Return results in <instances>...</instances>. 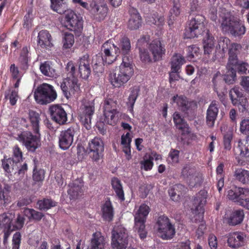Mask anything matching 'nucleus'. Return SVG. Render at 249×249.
Masks as SVG:
<instances>
[{
    "label": "nucleus",
    "instance_id": "32",
    "mask_svg": "<svg viewBox=\"0 0 249 249\" xmlns=\"http://www.w3.org/2000/svg\"><path fill=\"white\" fill-rule=\"evenodd\" d=\"M40 69L41 72L46 76L56 78L58 75L55 70L51 66L50 62L49 61L41 64Z\"/></svg>",
    "mask_w": 249,
    "mask_h": 249
},
{
    "label": "nucleus",
    "instance_id": "51",
    "mask_svg": "<svg viewBox=\"0 0 249 249\" xmlns=\"http://www.w3.org/2000/svg\"><path fill=\"white\" fill-rule=\"evenodd\" d=\"M83 106V115L91 117L94 112V100H85Z\"/></svg>",
    "mask_w": 249,
    "mask_h": 249
},
{
    "label": "nucleus",
    "instance_id": "13",
    "mask_svg": "<svg viewBox=\"0 0 249 249\" xmlns=\"http://www.w3.org/2000/svg\"><path fill=\"white\" fill-rule=\"evenodd\" d=\"M75 131L73 127L62 131L59 136V145L63 150L68 149L72 144Z\"/></svg>",
    "mask_w": 249,
    "mask_h": 249
},
{
    "label": "nucleus",
    "instance_id": "25",
    "mask_svg": "<svg viewBox=\"0 0 249 249\" xmlns=\"http://www.w3.org/2000/svg\"><path fill=\"white\" fill-rule=\"evenodd\" d=\"M112 47L115 50L116 53H120V51L119 48L116 47L113 44L111 43L109 41H106L102 46L104 48V53L105 55L103 57L104 61L105 63L107 64H111L115 60L116 57L111 54L110 50Z\"/></svg>",
    "mask_w": 249,
    "mask_h": 249
},
{
    "label": "nucleus",
    "instance_id": "27",
    "mask_svg": "<svg viewBox=\"0 0 249 249\" xmlns=\"http://www.w3.org/2000/svg\"><path fill=\"white\" fill-rule=\"evenodd\" d=\"M242 49V46L238 43H232L230 47L229 50V61L228 64L233 66L237 64V54Z\"/></svg>",
    "mask_w": 249,
    "mask_h": 249
},
{
    "label": "nucleus",
    "instance_id": "16",
    "mask_svg": "<svg viewBox=\"0 0 249 249\" xmlns=\"http://www.w3.org/2000/svg\"><path fill=\"white\" fill-rule=\"evenodd\" d=\"M246 241V235L242 232H234L229 235L228 244L230 247L238 248L245 245Z\"/></svg>",
    "mask_w": 249,
    "mask_h": 249
},
{
    "label": "nucleus",
    "instance_id": "58",
    "mask_svg": "<svg viewBox=\"0 0 249 249\" xmlns=\"http://www.w3.org/2000/svg\"><path fill=\"white\" fill-rule=\"evenodd\" d=\"M173 7L170 9L169 14L178 17L180 14V5L179 0H173Z\"/></svg>",
    "mask_w": 249,
    "mask_h": 249
},
{
    "label": "nucleus",
    "instance_id": "29",
    "mask_svg": "<svg viewBox=\"0 0 249 249\" xmlns=\"http://www.w3.org/2000/svg\"><path fill=\"white\" fill-rule=\"evenodd\" d=\"M231 30L229 34L234 37H240L245 34L246 29L241 21L236 19Z\"/></svg>",
    "mask_w": 249,
    "mask_h": 249
},
{
    "label": "nucleus",
    "instance_id": "30",
    "mask_svg": "<svg viewBox=\"0 0 249 249\" xmlns=\"http://www.w3.org/2000/svg\"><path fill=\"white\" fill-rule=\"evenodd\" d=\"M52 9L59 14H65L68 9L67 4L64 0H51Z\"/></svg>",
    "mask_w": 249,
    "mask_h": 249
},
{
    "label": "nucleus",
    "instance_id": "21",
    "mask_svg": "<svg viewBox=\"0 0 249 249\" xmlns=\"http://www.w3.org/2000/svg\"><path fill=\"white\" fill-rule=\"evenodd\" d=\"M78 69L80 77L84 79H88L91 72L89 54H85L79 59Z\"/></svg>",
    "mask_w": 249,
    "mask_h": 249
},
{
    "label": "nucleus",
    "instance_id": "7",
    "mask_svg": "<svg viewBox=\"0 0 249 249\" xmlns=\"http://www.w3.org/2000/svg\"><path fill=\"white\" fill-rule=\"evenodd\" d=\"M64 14L66 28L71 31H73L76 35L79 36L83 28L82 18L78 16L71 10L67 11Z\"/></svg>",
    "mask_w": 249,
    "mask_h": 249
},
{
    "label": "nucleus",
    "instance_id": "46",
    "mask_svg": "<svg viewBox=\"0 0 249 249\" xmlns=\"http://www.w3.org/2000/svg\"><path fill=\"white\" fill-rule=\"evenodd\" d=\"M24 213L30 220L33 219L37 221H40L44 216V214L42 213L32 209L26 208L24 210Z\"/></svg>",
    "mask_w": 249,
    "mask_h": 249
},
{
    "label": "nucleus",
    "instance_id": "40",
    "mask_svg": "<svg viewBox=\"0 0 249 249\" xmlns=\"http://www.w3.org/2000/svg\"><path fill=\"white\" fill-rule=\"evenodd\" d=\"M111 184L118 198L121 201H124V193L120 180L116 178H114L112 179Z\"/></svg>",
    "mask_w": 249,
    "mask_h": 249
},
{
    "label": "nucleus",
    "instance_id": "60",
    "mask_svg": "<svg viewBox=\"0 0 249 249\" xmlns=\"http://www.w3.org/2000/svg\"><path fill=\"white\" fill-rule=\"evenodd\" d=\"M45 172L44 170L39 169L37 170L36 166H35L34 169L33 175V179L36 181H40L43 180L44 178Z\"/></svg>",
    "mask_w": 249,
    "mask_h": 249
},
{
    "label": "nucleus",
    "instance_id": "57",
    "mask_svg": "<svg viewBox=\"0 0 249 249\" xmlns=\"http://www.w3.org/2000/svg\"><path fill=\"white\" fill-rule=\"evenodd\" d=\"M153 159V157L150 156H149V158L147 159L146 155H145L143 158V160L140 162L141 169L143 168L145 171L150 170L153 165L152 162Z\"/></svg>",
    "mask_w": 249,
    "mask_h": 249
},
{
    "label": "nucleus",
    "instance_id": "4",
    "mask_svg": "<svg viewBox=\"0 0 249 249\" xmlns=\"http://www.w3.org/2000/svg\"><path fill=\"white\" fill-rule=\"evenodd\" d=\"M149 209L148 206L143 204L140 207L135 216L134 228L142 239L145 238L147 235V231L145 228V222L146 216L149 213Z\"/></svg>",
    "mask_w": 249,
    "mask_h": 249
},
{
    "label": "nucleus",
    "instance_id": "20",
    "mask_svg": "<svg viewBox=\"0 0 249 249\" xmlns=\"http://www.w3.org/2000/svg\"><path fill=\"white\" fill-rule=\"evenodd\" d=\"M106 244L105 237L102 235L101 232L96 231L92 234L87 249H105Z\"/></svg>",
    "mask_w": 249,
    "mask_h": 249
},
{
    "label": "nucleus",
    "instance_id": "62",
    "mask_svg": "<svg viewBox=\"0 0 249 249\" xmlns=\"http://www.w3.org/2000/svg\"><path fill=\"white\" fill-rule=\"evenodd\" d=\"M141 60L144 63H150L152 61L151 58L147 50L139 49Z\"/></svg>",
    "mask_w": 249,
    "mask_h": 249
},
{
    "label": "nucleus",
    "instance_id": "35",
    "mask_svg": "<svg viewBox=\"0 0 249 249\" xmlns=\"http://www.w3.org/2000/svg\"><path fill=\"white\" fill-rule=\"evenodd\" d=\"M103 217L108 221H110L113 217V211L111 202L106 201L102 208Z\"/></svg>",
    "mask_w": 249,
    "mask_h": 249
},
{
    "label": "nucleus",
    "instance_id": "41",
    "mask_svg": "<svg viewBox=\"0 0 249 249\" xmlns=\"http://www.w3.org/2000/svg\"><path fill=\"white\" fill-rule=\"evenodd\" d=\"M140 92L139 87H134L130 89V94L128 96L126 104L130 110H133V107Z\"/></svg>",
    "mask_w": 249,
    "mask_h": 249
},
{
    "label": "nucleus",
    "instance_id": "48",
    "mask_svg": "<svg viewBox=\"0 0 249 249\" xmlns=\"http://www.w3.org/2000/svg\"><path fill=\"white\" fill-rule=\"evenodd\" d=\"M203 180L202 174L197 172L187 181L190 187H194L200 186L202 184Z\"/></svg>",
    "mask_w": 249,
    "mask_h": 249
},
{
    "label": "nucleus",
    "instance_id": "59",
    "mask_svg": "<svg viewBox=\"0 0 249 249\" xmlns=\"http://www.w3.org/2000/svg\"><path fill=\"white\" fill-rule=\"evenodd\" d=\"M66 71L67 72V77H70V79H73L74 78H77L75 76V67L72 62H69L67 63L66 68Z\"/></svg>",
    "mask_w": 249,
    "mask_h": 249
},
{
    "label": "nucleus",
    "instance_id": "23",
    "mask_svg": "<svg viewBox=\"0 0 249 249\" xmlns=\"http://www.w3.org/2000/svg\"><path fill=\"white\" fill-rule=\"evenodd\" d=\"M129 13L130 18L128 22V28L130 30H136L141 25V18L137 10L134 7H130Z\"/></svg>",
    "mask_w": 249,
    "mask_h": 249
},
{
    "label": "nucleus",
    "instance_id": "34",
    "mask_svg": "<svg viewBox=\"0 0 249 249\" xmlns=\"http://www.w3.org/2000/svg\"><path fill=\"white\" fill-rule=\"evenodd\" d=\"M234 66L228 64L227 65V71L226 74L224 75L223 80L228 84H233L236 79V72L235 68L233 67Z\"/></svg>",
    "mask_w": 249,
    "mask_h": 249
},
{
    "label": "nucleus",
    "instance_id": "49",
    "mask_svg": "<svg viewBox=\"0 0 249 249\" xmlns=\"http://www.w3.org/2000/svg\"><path fill=\"white\" fill-rule=\"evenodd\" d=\"M197 171L195 167L186 165L182 170L181 176L187 181Z\"/></svg>",
    "mask_w": 249,
    "mask_h": 249
},
{
    "label": "nucleus",
    "instance_id": "10",
    "mask_svg": "<svg viewBox=\"0 0 249 249\" xmlns=\"http://www.w3.org/2000/svg\"><path fill=\"white\" fill-rule=\"evenodd\" d=\"M49 111L52 120L62 125L67 121V114L60 105H53L50 107Z\"/></svg>",
    "mask_w": 249,
    "mask_h": 249
},
{
    "label": "nucleus",
    "instance_id": "33",
    "mask_svg": "<svg viewBox=\"0 0 249 249\" xmlns=\"http://www.w3.org/2000/svg\"><path fill=\"white\" fill-rule=\"evenodd\" d=\"M105 61L103 57L100 54H96L92 59V64L93 71L96 73H102L103 71V65Z\"/></svg>",
    "mask_w": 249,
    "mask_h": 249
},
{
    "label": "nucleus",
    "instance_id": "28",
    "mask_svg": "<svg viewBox=\"0 0 249 249\" xmlns=\"http://www.w3.org/2000/svg\"><path fill=\"white\" fill-rule=\"evenodd\" d=\"M173 119L177 128L181 130L182 135H185L189 133L190 131L188 124L185 120L181 118L178 113H174L173 115Z\"/></svg>",
    "mask_w": 249,
    "mask_h": 249
},
{
    "label": "nucleus",
    "instance_id": "56",
    "mask_svg": "<svg viewBox=\"0 0 249 249\" xmlns=\"http://www.w3.org/2000/svg\"><path fill=\"white\" fill-rule=\"evenodd\" d=\"M63 42V47L65 49L71 48L74 42L73 35L71 33H65L64 34Z\"/></svg>",
    "mask_w": 249,
    "mask_h": 249
},
{
    "label": "nucleus",
    "instance_id": "52",
    "mask_svg": "<svg viewBox=\"0 0 249 249\" xmlns=\"http://www.w3.org/2000/svg\"><path fill=\"white\" fill-rule=\"evenodd\" d=\"M39 209L40 210H47L56 205V202L51 199H44L37 202Z\"/></svg>",
    "mask_w": 249,
    "mask_h": 249
},
{
    "label": "nucleus",
    "instance_id": "2",
    "mask_svg": "<svg viewBox=\"0 0 249 249\" xmlns=\"http://www.w3.org/2000/svg\"><path fill=\"white\" fill-rule=\"evenodd\" d=\"M34 96L38 103L46 105L53 101L57 97V94L52 85L43 83L35 90Z\"/></svg>",
    "mask_w": 249,
    "mask_h": 249
},
{
    "label": "nucleus",
    "instance_id": "50",
    "mask_svg": "<svg viewBox=\"0 0 249 249\" xmlns=\"http://www.w3.org/2000/svg\"><path fill=\"white\" fill-rule=\"evenodd\" d=\"M25 218V217L20 215V214H18L17 217L15 218V221H12V231L16 230H21L24 224Z\"/></svg>",
    "mask_w": 249,
    "mask_h": 249
},
{
    "label": "nucleus",
    "instance_id": "31",
    "mask_svg": "<svg viewBox=\"0 0 249 249\" xmlns=\"http://www.w3.org/2000/svg\"><path fill=\"white\" fill-rule=\"evenodd\" d=\"M51 41V36L47 30L40 31L38 35V44L42 47L51 46L52 44Z\"/></svg>",
    "mask_w": 249,
    "mask_h": 249
},
{
    "label": "nucleus",
    "instance_id": "37",
    "mask_svg": "<svg viewBox=\"0 0 249 249\" xmlns=\"http://www.w3.org/2000/svg\"><path fill=\"white\" fill-rule=\"evenodd\" d=\"M9 193L10 187L8 185H4L2 187L0 184V204L4 206H6L10 202Z\"/></svg>",
    "mask_w": 249,
    "mask_h": 249
},
{
    "label": "nucleus",
    "instance_id": "26",
    "mask_svg": "<svg viewBox=\"0 0 249 249\" xmlns=\"http://www.w3.org/2000/svg\"><path fill=\"white\" fill-rule=\"evenodd\" d=\"M244 218V212L243 210H235L227 218V223L230 226H236L241 224Z\"/></svg>",
    "mask_w": 249,
    "mask_h": 249
},
{
    "label": "nucleus",
    "instance_id": "24",
    "mask_svg": "<svg viewBox=\"0 0 249 249\" xmlns=\"http://www.w3.org/2000/svg\"><path fill=\"white\" fill-rule=\"evenodd\" d=\"M90 12L94 15L99 21L105 19L107 13V7L105 5H98L96 1L90 2Z\"/></svg>",
    "mask_w": 249,
    "mask_h": 249
},
{
    "label": "nucleus",
    "instance_id": "22",
    "mask_svg": "<svg viewBox=\"0 0 249 249\" xmlns=\"http://www.w3.org/2000/svg\"><path fill=\"white\" fill-rule=\"evenodd\" d=\"M249 196V189L244 188H235L234 190L228 191L227 196L230 200H233L239 205L240 200L243 197Z\"/></svg>",
    "mask_w": 249,
    "mask_h": 249
},
{
    "label": "nucleus",
    "instance_id": "14",
    "mask_svg": "<svg viewBox=\"0 0 249 249\" xmlns=\"http://www.w3.org/2000/svg\"><path fill=\"white\" fill-rule=\"evenodd\" d=\"M78 81L77 78L71 79H70V77H67L61 83V89L67 98L70 96L71 92L74 93V91H78L79 89V85Z\"/></svg>",
    "mask_w": 249,
    "mask_h": 249
},
{
    "label": "nucleus",
    "instance_id": "19",
    "mask_svg": "<svg viewBox=\"0 0 249 249\" xmlns=\"http://www.w3.org/2000/svg\"><path fill=\"white\" fill-rule=\"evenodd\" d=\"M149 50L152 53L154 61L156 62L161 59L162 55L165 53V49L159 39L153 40L149 44Z\"/></svg>",
    "mask_w": 249,
    "mask_h": 249
},
{
    "label": "nucleus",
    "instance_id": "1",
    "mask_svg": "<svg viewBox=\"0 0 249 249\" xmlns=\"http://www.w3.org/2000/svg\"><path fill=\"white\" fill-rule=\"evenodd\" d=\"M205 18L201 14H191L185 28V36L187 38L197 37L205 31Z\"/></svg>",
    "mask_w": 249,
    "mask_h": 249
},
{
    "label": "nucleus",
    "instance_id": "39",
    "mask_svg": "<svg viewBox=\"0 0 249 249\" xmlns=\"http://www.w3.org/2000/svg\"><path fill=\"white\" fill-rule=\"evenodd\" d=\"M29 118L33 126L35 133L38 134L39 123L40 121L39 114L33 110H29Z\"/></svg>",
    "mask_w": 249,
    "mask_h": 249
},
{
    "label": "nucleus",
    "instance_id": "44",
    "mask_svg": "<svg viewBox=\"0 0 249 249\" xmlns=\"http://www.w3.org/2000/svg\"><path fill=\"white\" fill-rule=\"evenodd\" d=\"M118 107L117 101H114L112 99H107L104 101V112H119Z\"/></svg>",
    "mask_w": 249,
    "mask_h": 249
},
{
    "label": "nucleus",
    "instance_id": "45",
    "mask_svg": "<svg viewBox=\"0 0 249 249\" xmlns=\"http://www.w3.org/2000/svg\"><path fill=\"white\" fill-rule=\"evenodd\" d=\"M184 62V58L182 55L178 54L174 55L171 62V69H173L174 71L179 70Z\"/></svg>",
    "mask_w": 249,
    "mask_h": 249
},
{
    "label": "nucleus",
    "instance_id": "12",
    "mask_svg": "<svg viewBox=\"0 0 249 249\" xmlns=\"http://www.w3.org/2000/svg\"><path fill=\"white\" fill-rule=\"evenodd\" d=\"M207 194V192L205 190H200L196 194L191 208L193 213L200 214L204 213L203 207L206 202Z\"/></svg>",
    "mask_w": 249,
    "mask_h": 249
},
{
    "label": "nucleus",
    "instance_id": "17",
    "mask_svg": "<svg viewBox=\"0 0 249 249\" xmlns=\"http://www.w3.org/2000/svg\"><path fill=\"white\" fill-rule=\"evenodd\" d=\"M174 102H176L183 112L187 113L188 111L196 108L197 105L194 101H189L187 97L183 96H178V95L172 98Z\"/></svg>",
    "mask_w": 249,
    "mask_h": 249
},
{
    "label": "nucleus",
    "instance_id": "36",
    "mask_svg": "<svg viewBox=\"0 0 249 249\" xmlns=\"http://www.w3.org/2000/svg\"><path fill=\"white\" fill-rule=\"evenodd\" d=\"M230 98L232 104L234 106L240 104V101L243 97V94L238 87H234L231 89L229 92Z\"/></svg>",
    "mask_w": 249,
    "mask_h": 249
},
{
    "label": "nucleus",
    "instance_id": "63",
    "mask_svg": "<svg viewBox=\"0 0 249 249\" xmlns=\"http://www.w3.org/2000/svg\"><path fill=\"white\" fill-rule=\"evenodd\" d=\"M240 148V155L243 157L249 156V140H246L244 143L239 145Z\"/></svg>",
    "mask_w": 249,
    "mask_h": 249
},
{
    "label": "nucleus",
    "instance_id": "6",
    "mask_svg": "<svg viewBox=\"0 0 249 249\" xmlns=\"http://www.w3.org/2000/svg\"><path fill=\"white\" fill-rule=\"evenodd\" d=\"M156 226L160 236L163 239H171L175 233V228L170 222L169 218L164 215L158 217Z\"/></svg>",
    "mask_w": 249,
    "mask_h": 249
},
{
    "label": "nucleus",
    "instance_id": "55",
    "mask_svg": "<svg viewBox=\"0 0 249 249\" xmlns=\"http://www.w3.org/2000/svg\"><path fill=\"white\" fill-rule=\"evenodd\" d=\"M119 112H104V121L106 124L113 125L115 124L116 116L118 117Z\"/></svg>",
    "mask_w": 249,
    "mask_h": 249
},
{
    "label": "nucleus",
    "instance_id": "3",
    "mask_svg": "<svg viewBox=\"0 0 249 249\" xmlns=\"http://www.w3.org/2000/svg\"><path fill=\"white\" fill-rule=\"evenodd\" d=\"M133 72V68L117 67L110 75V82L114 87L120 88L130 79Z\"/></svg>",
    "mask_w": 249,
    "mask_h": 249
},
{
    "label": "nucleus",
    "instance_id": "53",
    "mask_svg": "<svg viewBox=\"0 0 249 249\" xmlns=\"http://www.w3.org/2000/svg\"><path fill=\"white\" fill-rule=\"evenodd\" d=\"M120 48L124 54H128L130 51V41L127 37L124 36L120 41Z\"/></svg>",
    "mask_w": 249,
    "mask_h": 249
},
{
    "label": "nucleus",
    "instance_id": "54",
    "mask_svg": "<svg viewBox=\"0 0 249 249\" xmlns=\"http://www.w3.org/2000/svg\"><path fill=\"white\" fill-rule=\"evenodd\" d=\"M184 188V186L181 184H178L174 186L173 188L169 190V194L170 195L171 198L174 201H178L179 196L182 195V193L178 190L179 189Z\"/></svg>",
    "mask_w": 249,
    "mask_h": 249
},
{
    "label": "nucleus",
    "instance_id": "11",
    "mask_svg": "<svg viewBox=\"0 0 249 249\" xmlns=\"http://www.w3.org/2000/svg\"><path fill=\"white\" fill-rule=\"evenodd\" d=\"M89 148L92 160L97 161L103 156L102 153L104 150L103 142L100 138H94L89 142Z\"/></svg>",
    "mask_w": 249,
    "mask_h": 249
},
{
    "label": "nucleus",
    "instance_id": "38",
    "mask_svg": "<svg viewBox=\"0 0 249 249\" xmlns=\"http://www.w3.org/2000/svg\"><path fill=\"white\" fill-rule=\"evenodd\" d=\"M234 176L237 180L243 184L248 183L249 182V171L239 168L235 170Z\"/></svg>",
    "mask_w": 249,
    "mask_h": 249
},
{
    "label": "nucleus",
    "instance_id": "64",
    "mask_svg": "<svg viewBox=\"0 0 249 249\" xmlns=\"http://www.w3.org/2000/svg\"><path fill=\"white\" fill-rule=\"evenodd\" d=\"M215 40L213 35L207 30L206 36L203 38V45H214Z\"/></svg>",
    "mask_w": 249,
    "mask_h": 249
},
{
    "label": "nucleus",
    "instance_id": "43",
    "mask_svg": "<svg viewBox=\"0 0 249 249\" xmlns=\"http://www.w3.org/2000/svg\"><path fill=\"white\" fill-rule=\"evenodd\" d=\"M28 53L29 51L27 47H23L19 57L20 68L23 70H26L28 67Z\"/></svg>",
    "mask_w": 249,
    "mask_h": 249
},
{
    "label": "nucleus",
    "instance_id": "15",
    "mask_svg": "<svg viewBox=\"0 0 249 249\" xmlns=\"http://www.w3.org/2000/svg\"><path fill=\"white\" fill-rule=\"evenodd\" d=\"M236 19L230 13H222L219 15L220 28L225 34H229Z\"/></svg>",
    "mask_w": 249,
    "mask_h": 249
},
{
    "label": "nucleus",
    "instance_id": "42",
    "mask_svg": "<svg viewBox=\"0 0 249 249\" xmlns=\"http://www.w3.org/2000/svg\"><path fill=\"white\" fill-rule=\"evenodd\" d=\"M70 189L68 191V193L70 196L71 199H76L79 194L81 193L82 185L76 184L73 182L69 185Z\"/></svg>",
    "mask_w": 249,
    "mask_h": 249
},
{
    "label": "nucleus",
    "instance_id": "8",
    "mask_svg": "<svg viewBox=\"0 0 249 249\" xmlns=\"http://www.w3.org/2000/svg\"><path fill=\"white\" fill-rule=\"evenodd\" d=\"M15 218V214L12 213H3L0 214V233H4L3 244L6 245L8 239L12 232V224Z\"/></svg>",
    "mask_w": 249,
    "mask_h": 249
},
{
    "label": "nucleus",
    "instance_id": "9",
    "mask_svg": "<svg viewBox=\"0 0 249 249\" xmlns=\"http://www.w3.org/2000/svg\"><path fill=\"white\" fill-rule=\"evenodd\" d=\"M17 139L23 142L27 149L30 151L34 152L40 145L39 135H33L31 132L24 131L18 135Z\"/></svg>",
    "mask_w": 249,
    "mask_h": 249
},
{
    "label": "nucleus",
    "instance_id": "18",
    "mask_svg": "<svg viewBox=\"0 0 249 249\" xmlns=\"http://www.w3.org/2000/svg\"><path fill=\"white\" fill-rule=\"evenodd\" d=\"M218 103L213 100L209 105L206 112V121L210 127L213 126L218 112Z\"/></svg>",
    "mask_w": 249,
    "mask_h": 249
},
{
    "label": "nucleus",
    "instance_id": "5",
    "mask_svg": "<svg viewBox=\"0 0 249 249\" xmlns=\"http://www.w3.org/2000/svg\"><path fill=\"white\" fill-rule=\"evenodd\" d=\"M128 245L126 229L122 226L115 227L111 231V246L113 249H125Z\"/></svg>",
    "mask_w": 249,
    "mask_h": 249
},
{
    "label": "nucleus",
    "instance_id": "61",
    "mask_svg": "<svg viewBox=\"0 0 249 249\" xmlns=\"http://www.w3.org/2000/svg\"><path fill=\"white\" fill-rule=\"evenodd\" d=\"M21 235L20 232H16L13 236L12 239V249H19L21 243Z\"/></svg>",
    "mask_w": 249,
    "mask_h": 249
},
{
    "label": "nucleus",
    "instance_id": "47",
    "mask_svg": "<svg viewBox=\"0 0 249 249\" xmlns=\"http://www.w3.org/2000/svg\"><path fill=\"white\" fill-rule=\"evenodd\" d=\"M213 89L216 92H218V90H221L223 89V76L219 72L215 73L213 78Z\"/></svg>",
    "mask_w": 249,
    "mask_h": 249
}]
</instances>
